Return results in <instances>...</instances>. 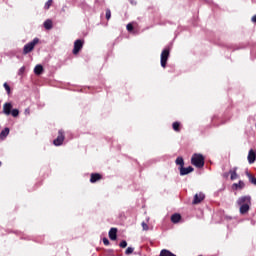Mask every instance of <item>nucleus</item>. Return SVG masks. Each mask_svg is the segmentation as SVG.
<instances>
[{
	"label": "nucleus",
	"mask_w": 256,
	"mask_h": 256,
	"mask_svg": "<svg viewBox=\"0 0 256 256\" xmlns=\"http://www.w3.org/2000/svg\"><path fill=\"white\" fill-rule=\"evenodd\" d=\"M236 203L239 207L240 215H246L251 209V196H242L238 198Z\"/></svg>",
	"instance_id": "1"
},
{
	"label": "nucleus",
	"mask_w": 256,
	"mask_h": 256,
	"mask_svg": "<svg viewBox=\"0 0 256 256\" xmlns=\"http://www.w3.org/2000/svg\"><path fill=\"white\" fill-rule=\"evenodd\" d=\"M191 163L194 165V167L201 169V167H204L205 165V157H203L202 154H193Z\"/></svg>",
	"instance_id": "2"
},
{
	"label": "nucleus",
	"mask_w": 256,
	"mask_h": 256,
	"mask_svg": "<svg viewBox=\"0 0 256 256\" xmlns=\"http://www.w3.org/2000/svg\"><path fill=\"white\" fill-rule=\"evenodd\" d=\"M37 44H39V38H34L33 41L24 45V48H23L24 55L31 53V51H33L35 49V45H37Z\"/></svg>",
	"instance_id": "3"
},
{
	"label": "nucleus",
	"mask_w": 256,
	"mask_h": 256,
	"mask_svg": "<svg viewBox=\"0 0 256 256\" xmlns=\"http://www.w3.org/2000/svg\"><path fill=\"white\" fill-rule=\"evenodd\" d=\"M64 141H65V132L63 130H59L58 136L56 139H54L53 143L56 147H59L63 145Z\"/></svg>",
	"instance_id": "4"
},
{
	"label": "nucleus",
	"mask_w": 256,
	"mask_h": 256,
	"mask_svg": "<svg viewBox=\"0 0 256 256\" xmlns=\"http://www.w3.org/2000/svg\"><path fill=\"white\" fill-rule=\"evenodd\" d=\"M169 49H164L161 53V67H163V69H165V67H167V61L169 59Z\"/></svg>",
	"instance_id": "5"
},
{
	"label": "nucleus",
	"mask_w": 256,
	"mask_h": 256,
	"mask_svg": "<svg viewBox=\"0 0 256 256\" xmlns=\"http://www.w3.org/2000/svg\"><path fill=\"white\" fill-rule=\"evenodd\" d=\"M81 49H83V41L82 40H76L74 42L73 54L77 55L79 53V51H81Z\"/></svg>",
	"instance_id": "6"
},
{
	"label": "nucleus",
	"mask_w": 256,
	"mask_h": 256,
	"mask_svg": "<svg viewBox=\"0 0 256 256\" xmlns=\"http://www.w3.org/2000/svg\"><path fill=\"white\" fill-rule=\"evenodd\" d=\"M247 159H248V163H249L250 165H253V163H255V161H256V151L253 150V149H251V150L249 151V153H248Z\"/></svg>",
	"instance_id": "7"
},
{
	"label": "nucleus",
	"mask_w": 256,
	"mask_h": 256,
	"mask_svg": "<svg viewBox=\"0 0 256 256\" xmlns=\"http://www.w3.org/2000/svg\"><path fill=\"white\" fill-rule=\"evenodd\" d=\"M203 199H205V194L203 193H197L194 196V200H193V205H198V203H201V201H203Z\"/></svg>",
	"instance_id": "8"
},
{
	"label": "nucleus",
	"mask_w": 256,
	"mask_h": 256,
	"mask_svg": "<svg viewBox=\"0 0 256 256\" xmlns=\"http://www.w3.org/2000/svg\"><path fill=\"white\" fill-rule=\"evenodd\" d=\"M180 169V175L184 176V175H189V173H193V167L189 166L187 168L185 167H179Z\"/></svg>",
	"instance_id": "9"
},
{
	"label": "nucleus",
	"mask_w": 256,
	"mask_h": 256,
	"mask_svg": "<svg viewBox=\"0 0 256 256\" xmlns=\"http://www.w3.org/2000/svg\"><path fill=\"white\" fill-rule=\"evenodd\" d=\"M11 109H13V105L11 103H5L3 106V113L5 115H11Z\"/></svg>",
	"instance_id": "10"
},
{
	"label": "nucleus",
	"mask_w": 256,
	"mask_h": 256,
	"mask_svg": "<svg viewBox=\"0 0 256 256\" xmlns=\"http://www.w3.org/2000/svg\"><path fill=\"white\" fill-rule=\"evenodd\" d=\"M109 237H110L111 241H115L117 239V228L110 229Z\"/></svg>",
	"instance_id": "11"
},
{
	"label": "nucleus",
	"mask_w": 256,
	"mask_h": 256,
	"mask_svg": "<svg viewBox=\"0 0 256 256\" xmlns=\"http://www.w3.org/2000/svg\"><path fill=\"white\" fill-rule=\"evenodd\" d=\"M44 28L47 29V31L53 29V21L51 19H48L44 22Z\"/></svg>",
	"instance_id": "12"
},
{
	"label": "nucleus",
	"mask_w": 256,
	"mask_h": 256,
	"mask_svg": "<svg viewBox=\"0 0 256 256\" xmlns=\"http://www.w3.org/2000/svg\"><path fill=\"white\" fill-rule=\"evenodd\" d=\"M100 179V174H91L90 183H97V181H100Z\"/></svg>",
	"instance_id": "13"
},
{
	"label": "nucleus",
	"mask_w": 256,
	"mask_h": 256,
	"mask_svg": "<svg viewBox=\"0 0 256 256\" xmlns=\"http://www.w3.org/2000/svg\"><path fill=\"white\" fill-rule=\"evenodd\" d=\"M172 223H179L181 221V215L180 214H173L171 216Z\"/></svg>",
	"instance_id": "14"
},
{
	"label": "nucleus",
	"mask_w": 256,
	"mask_h": 256,
	"mask_svg": "<svg viewBox=\"0 0 256 256\" xmlns=\"http://www.w3.org/2000/svg\"><path fill=\"white\" fill-rule=\"evenodd\" d=\"M35 75H41L43 73V66L42 65H36L34 68Z\"/></svg>",
	"instance_id": "15"
},
{
	"label": "nucleus",
	"mask_w": 256,
	"mask_h": 256,
	"mask_svg": "<svg viewBox=\"0 0 256 256\" xmlns=\"http://www.w3.org/2000/svg\"><path fill=\"white\" fill-rule=\"evenodd\" d=\"M159 256H177L167 249H163Z\"/></svg>",
	"instance_id": "16"
},
{
	"label": "nucleus",
	"mask_w": 256,
	"mask_h": 256,
	"mask_svg": "<svg viewBox=\"0 0 256 256\" xmlns=\"http://www.w3.org/2000/svg\"><path fill=\"white\" fill-rule=\"evenodd\" d=\"M243 187H245V183L243 181L233 184V189H243Z\"/></svg>",
	"instance_id": "17"
},
{
	"label": "nucleus",
	"mask_w": 256,
	"mask_h": 256,
	"mask_svg": "<svg viewBox=\"0 0 256 256\" xmlns=\"http://www.w3.org/2000/svg\"><path fill=\"white\" fill-rule=\"evenodd\" d=\"M230 174H231V180H232V181H235V179H238V178H239V175H237V170H236V169L231 170V171H230Z\"/></svg>",
	"instance_id": "18"
},
{
	"label": "nucleus",
	"mask_w": 256,
	"mask_h": 256,
	"mask_svg": "<svg viewBox=\"0 0 256 256\" xmlns=\"http://www.w3.org/2000/svg\"><path fill=\"white\" fill-rule=\"evenodd\" d=\"M7 135H9V128H5L4 130H2V132L0 133V138L5 139Z\"/></svg>",
	"instance_id": "19"
},
{
	"label": "nucleus",
	"mask_w": 256,
	"mask_h": 256,
	"mask_svg": "<svg viewBox=\"0 0 256 256\" xmlns=\"http://www.w3.org/2000/svg\"><path fill=\"white\" fill-rule=\"evenodd\" d=\"M176 165H179V167H184L185 161L183 160V157H178L176 159Z\"/></svg>",
	"instance_id": "20"
},
{
	"label": "nucleus",
	"mask_w": 256,
	"mask_h": 256,
	"mask_svg": "<svg viewBox=\"0 0 256 256\" xmlns=\"http://www.w3.org/2000/svg\"><path fill=\"white\" fill-rule=\"evenodd\" d=\"M3 87H4L5 91H6V93H7L8 95H11V87L9 86V84H7V82H5V83L3 84Z\"/></svg>",
	"instance_id": "21"
},
{
	"label": "nucleus",
	"mask_w": 256,
	"mask_h": 256,
	"mask_svg": "<svg viewBox=\"0 0 256 256\" xmlns=\"http://www.w3.org/2000/svg\"><path fill=\"white\" fill-rule=\"evenodd\" d=\"M247 177H248L249 181H250L253 185H256V178L253 177V175L247 173Z\"/></svg>",
	"instance_id": "22"
},
{
	"label": "nucleus",
	"mask_w": 256,
	"mask_h": 256,
	"mask_svg": "<svg viewBox=\"0 0 256 256\" xmlns=\"http://www.w3.org/2000/svg\"><path fill=\"white\" fill-rule=\"evenodd\" d=\"M12 117H19V110L18 109H13L10 111Z\"/></svg>",
	"instance_id": "23"
},
{
	"label": "nucleus",
	"mask_w": 256,
	"mask_h": 256,
	"mask_svg": "<svg viewBox=\"0 0 256 256\" xmlns=\"http://www.w3.org/2000/svg\"><path fill=\"white\" fill-rule=\"evenodd\" d=\"M180 125H181V124H180L179 122H174L173 125H172L174 131L179 132V127H180Z\"/></svg>",
	"instance_id": "24"
},
{
	"label": "nucleus",
	"mask_w": 256,
	"mask_h": 256,
	"mask_svg": "<svg viewBox=\"0 0 256 256\" xmlns=\"http://www.w3.org/2000/svg\"><path fill=\"white\" fill-rule=\"evenodd\" d=\"M51 5H53V0H48L45 5H44V8L45 9H49L51 7Z\"/></svg>",
	"instance_id": "25"
},
{
	"label": "nucleus",
	"mask_w": 256,
	"mask_h": 256,
	"mask_svg": "<svg viewBox=\"0 0 256 256\" xmlns=\"http://www.w3.org/2000/svg\"><path fill=\"white\" fill-rule=\"evenodd\" d=\"M134 249L132 247H128L125 251L126 255H131V253H133Z\"/></svg>",
	"instance_id": "26"
},
{
	"label": "nucleus",
	"mask_w": 256,
	"mask_h": 256,
	"mask_svg": "<svg viewBox=\"0 0 256 256\" xmlns=\"http://www.w3.org/2000/svg\"><path fill=\"white\" fill-rule=\"evenodd\" d=\"M142 229L143 231H149V226L147 225V223L142 222Z\"/></svg>",
	"instance_id": "27"
},
{
	"label": "nucleus",
	"mask_w": 256,
	"mask_h": 256,
	"mask_svg": "<svg viewBox=\"0 0 256 256\" xmlns=\"http://www.w3.org/2000/svg\"><path fill=\"white\" fill-rule=\"evenodd\" d=\"M106 19L109 21L111 19V10L107 9L106 10Z\"/></svg>",
	"instance_id": "28"
},
{
	"label": "nucleus",
	"mask_w": 256,
	"mask_h": 256,
	"mask_svg": "<svg viewBox=\"0 0 256 256\" xmlns=\"http://www.w3.org/2000/svg\"><path fill=\"white\" fill-rule=\"evenodd\" d=\"M23 73H25V66H22V67L18 70V75H23Z\"/></svg>",
	"instance_id": "29"
},
{
	"label": "nucleus",
	"mask_w": 256,
	"mask_h": 256,
	"mask_svg": "<svg viewBox=\"0 0 256 256\" xmlns=\"http://www.w3.org/2000/svg\"><path fill=\"white\" fill-rule=\"evenodd\" d=\"M120 247L122 249H125V247H127V241L123 240L121 243H120Z\"/></svg>",
	"instance_id": "30"
},
{
	"label": "nucleus",
	"mask_w": 256,
	"mask_h": 256,
	"mask_svg": "<svg viewBox=\"0 0 256 256\" xmlns=\"http://www.w3.org/2000/svg\"><path fill=\"white\" fill-rule=\"evenodd\" d=\"M127 31H133V24L129 23L126 26Z\"/></svg>",
	"instance_id": "31"
},
{
	"label": "nucleus",
	"mask_w": 256,
	"mask_h": 256,
	"mask_svg": "<svg viewBox=\"0 0 256 256\" xmlns=\"http://www.w3.org/2000/svg\"><path fill=\"white\" fill-rule=\"evenodd\" d=\"M24 115H31V110L29 108H26L24 110Z\"/></svg>",
	"instance_id": "32"
},
{
	"label": "nucleus",
	"mask_w": 256,
	"mask_h": 256,
	"mask_svg": "<svg viewBox=\"0 0 256 256\" xmlns=\"http://www.w3.org/2000/svg\"><path fill=\"white\" fill-rule=\"evenodd\" d=\"M103 243H104V245H109V239L103 238Z\"/></svg>",
	"instance_id": "33"
},
{
	"label": "nucleus",
	"mask_w": 256,
	"mask_h": 256,
	"mask_svg": "<svg viewBox=\"0 0 256 256\" xmlns=\"http://www.w3.org/2000/svg\"><path fill=\"white\" fill-rule=\"evenodd\" d=\"M252 23H256V15H254L251 19Z\"/></svg>",
	"instance_id": "34"
},
{
	"label": "nucleus",
	"mask_w": 256,
	"mask_h": 256,
	"mask_svg": "<svg viewBox=\"0 0 256 256\" xmlns=\"http://www.w3.org/2000/svg\"><path fill=\"white\" fill-rule=\"evenodd\" d=\"M131 1V3H133V1L132 0H130Z\"/></svg>",
	"instance_id": "35"
}]
</instances>
